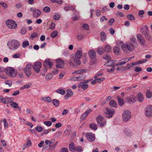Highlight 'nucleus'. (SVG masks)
<instances>
[{
  "label": "nucleus",
  "mask_w": 152,
  "mask_h": 152,
  "mask_svg": "<svg viewBox=\"0 0 152 152\" xmlns=\"http://www.w3.org/2000/svg\"><path fill=\"white\" fill-rule=\"evenodd\" d=\"M89 57L91 59H94L96 56V52L93 50H90L88 52Z\"/></svg>",
  "instance_id": "obj_17"
},
{
  "label": "nucleus",
  "mask_w": 152,
  "mask_h": 152,
  "mask_svg": "<svg viewBox=\"0 0 152 152\" xmlns=\"http://www.w3.org/2000/svg\"><path fill=\"white\" fill-rule=\"evenodd\" d=\"M61 152H68V149L66 148H63L61 149Z\"/></svg>",
  "instance_id": "obj_64"
},
{
  "label": "nucleus",
  "mask_w": 152,
  "mask_h": 152,
  "mask_svg": "<svg viewBox=\"0 0 152 152\" xmlns=\"http://www.w3.org/2000/svg\"><path fill=\"white\" fill-rule=\"evenodd\" d=\"M26 31V28L25 27L22 28L20 30V33L22 34H25Z\"/></svg>",
  "instance_id": "obj_53"
},
{
  "label": "nucleus",
  "mask_w": 152,
  "mask_h": 152,
  "mask_svg": "<svg viewBox=\"0 0 152 152\" xmlns=\"http://www.w3.org/2000/svg\"><path fill=\"white\" fill-rule=\"evenodd\" d=\"M44 124L48 126H50L51 125L52 123L51 121H45L44 122Z\"/></svg>",
  "instance_id": "obj_56"
},
{
  "label": "nucleus",
  "mask_w": 152,
  "mask_h": 152,
  "mask_svg": "<svg viewBox=\"0 0 152 152\" xmlns=\"http://www.w3.org/2000/svg\"><path fill=\"white\" fill-rule=\"evenodd\" d=\"M35 129L37 132H41L42 131V127L40 126H37L35 128Z\"/></svg>",
  "instance_id": "obj_51"
},
{
  "label": "nucleus",
  "mask_w": 152,
  "mask_h": 152,
  "mask_svg": "<svg viewBox=\"0 0 152 152\" xmlns=\"http://www.w3.org/2000/svg\"><path fill=\"white\" fill-rule=\"evenodd\" d=\"M43 11L45 12H48L50 11V8L46 6L44 8Z\"/></svg>",
  "instance_id": "obj_50"
},
{
  "label": "nucleus",
  "mask_w": 152,
  "mask_h": 152,
  "mask_svg": "<svg viewBox=\"0 0 152 152\" xmlns=\"http://www.w3.org/2000/svg\"><path fill=\"white\" fill-rule=\"evenodd\" d=\"M82 56V52L80 50H77L75 55L72 54L70 56V59L69 61V64L70 66L74 67L76 65H80L81 62L79 59Z\"/></svg>",
  "instance_id": "obj_1"
},
{
  "label": "nucleus",
  "mask_w": 152,
  "mask_h": 152,
  "mask_svg": "<svg viewBox=\"0 0 152 152\" xmlns=\"http://www.w3.org/2000/svg\"><path fill=\"white\" fill-rule=\"evenodd\" d=\"M109 104L110 105L114 107H116L117 106V103L114 100H111Z\"/></svg>",
  "instance_id": "obj_24"
},
{
  "label": "nucleus",
  "mask_w": 152,
  "mask_h": 152,
  "mask_svg": "<svg viewBox=\"0 0 152 152\" xmlns=\"http://www.w3.org/2000/svg\"><path fill=\"white\" fill-rule=\"evenodd\" d=\"M58 143V142H56L50 148L49 151H52L53 149L55 148L56 146L57 145Z\"/></svg>",
  "instance_id": "obj_57"
},
{
  "label": "nucleus",
  "mask_w": 152,
  "mask_h": 152,
  "mask_svg": "<svg viewBox=\"0 0 152 152\" xmlns=\"http://www.w3.org/2000/svg\"><path fill=\"white\" fill-rule=\"evenodd\" d=\"M145 115L149 118L152 116V105H149L145 108Z\"/></svg>",
  "instance_id": "obj_7"
},
{
  "label": "nucleus",
  "mask_w": 152,
  "mask_h": 152,
  "mask_svg": "<svg viewBox=\"0 0 152 152\" xmlns=\"http://www.w3.org/2000/svg\"><path fill=\"white\" fill-rule=\"evenodd\" d=\"M10 104L12 107L14 108H16L17 107L18 104L16 102L12 101L11 102Z\"/></svg>",
  "instance_id": "obj_48"
},
{
  "label": "nucleus",
  "mask_w": 152,
  "mask_h": 152,
  "mask_svg": "<svg viewBox=\"0 0 152 152\" xmlns=\"http://www.w3.org/2000/svg\"><path fill=\"white\" fill-rule=\"evenodd\" d=\"M4 71L7 74L12 77H15L17 74L16 70L11 67H7L5 69Z\"/></svg>",
  "instance_id": "obj_5"
},
{
  "label": "nucleus",
  "mask_w": 152,
  "mask_h": 152,
  "mask_svg": "<svg viewBox=\"0 0 152 152\" xmlns=\"http://www.w3.org/2000/svg\"><path fill=\"white\" fill-rule=\"evenodd\" d=\"M124 132L126 135L128 136H131L132 134V133L131 132L126 130L124 131Z\"/></svg>",
  "instance_id": "obj_54"
},
{
  "label": "nucleus",
  "mask_w": 152,
  "mask_h": 152,
  "mask_svg": "<svg viewBox=\"0 0 152 152\" xmlns=\"http://www.w3.org/2000/svg\"><path fill=\"white\" fill-rule=\"evenodd\" d=\"M31 65L30 64H27L26 67L23 69V70L26 73V76L29 77L31 75Z\"/></svg>",
  "instance_id": "obj_10"
},
{
  "label": "nucleus",
  "mask_w": 152,
  "mask_h": 152,
  "mask_svg": "<svg viewBox=\"0 0 152 152\" xmlns=\"http://www.w3.org/2000/svg\"><path fill=\"white\" fill-rule=\"evenodd\" d=\"M42 100L44 101L50 103L51 102V99L49 96L44 97L42 99Z\"/></svg>",
  "instance_id": "obj_31"
},
{
  "label": "nucleus",
  "mask_w": 152,
  "mask_h": 152,
  "mask_svg": "<svg viewBox=\"0 0 152 152\" xmlns=\"http://www.w3.org/2000/svg\"><path fill=\"white\" fill-rule=\"evenodd\" d=\"M56 62L57 64H59L62 66L64 64V61L61 58H58L56 60Z\"/></svg>",
  "instance_id": "obj_29"
},
{
  "label": "nucleus",
  "mask_w": 152,
  "mask_h": 152,
  "mask_svg": "<svg viewBox=\"0 0 152 152\" xmlns=\"http://www.w3.org/2000/svg\"><path fill=\"white\" fill-rule=\"evenodd\" d=\"M122 49L124 52H128L127 44H124L122 46Z\"/></svg>",
  "instance_id": "obj_36"
},
{
  "label": "nucleus",
  "mask_w": 152,
  "mask_h": 152,
  "mask_svg": "<svg viewBox=\"0 0 152 152\" xmlns=\"http://www.w3.org/2000/svg\"><path fill=\"white\" fill-rule=\"evenodd\" d=\"M119 48L118 47H114L113 49V52L117 55L119 54Z\"/></svg>",
  "instance_id": "obj_39"
},
{
  "label": "nucleus",
  "mask_w": 152,
  "mask_h": 152,
  "mask_svg": "<svg viewBox=\"0 0 152 152\" xmlns=\"http://www.w3.org/2000/svg\"><path fill=\"white\" fill-rule=\"evenodd\" d=\"M7 45L10 49L15 50L19 47L20 43L18 40H13L10 42H9L7 43Z\"/></svg>",
  "instance_id": "obj_2"
},
{
  "label": "nucleus",
  "mask_w": 152,
  "mask_h": 152,
  "mask_svg": "<svg viewBox=\"0 0 152 152\" xmlns=\"http://www.w3.org/2000/svg\"><path fill=\"white\" fill-rule=\"evenodd\" d=\"M100 34L102 40H105L106 37L105 33L104 32L102 31L100 32Z\"/></svg>",
  "instance_id": "obj_40"
},
{
  "label": "nucleus",
  "mask_w": 152,
  "mask_h": 152,
  "mask_svg": "<svg viewBox=\"0 0 152 152\" xmlns=\"http://www.w3.org/2000/svg\"><path fill=\"white\" fill-rule=\"evenodd\" d=\"M105 50L102 47H100L98 48L97 51L100 55H102L105 51Z\"/></svg>",
  "instance_id": "obj_26"
},
{
  "label": "nucleus",
  "mask_w": 152,
  "mask_h": 152,
  "mask_svg": "<svg viewBox=\"0 0 152 152\" xmlns=\"http://www.w3.org/2000/svg\"><path fill=\"white\" fill-rule=\"evenodd\" d=\"M122 119L125 122H127L130 119L131 117V112L129 110H125L122 114Z\"/></svg>",
  "instance_id": "obj_3"
},
{
  "label": "nucleus",
  "mask_w": 152,
  "mask_h": 152,
  "mask_svg": "<svg viewBox=\"0 0 152 152\" xmlns=\"http://www.w3.org/2000/svg\"><path fill=\"white\" fill-rule=\"evenodd\" d=\"M90 127L94 130H96L97 129V126L96 124L94 123L91 124L89 125Z\"/></svg>",
  "instance_id": "obj_30"
},
{
  "label": "nucleus",
  "mask_w": 152,
  "mask_h": 152,
  "mask_svg": "<svg viewBox=\"0 0 152 152\" xmlns=\"http://www.w3.org/2000/svg\"><path fill=\"white\" fill-rule=\"evenodd\" d=\"M104 50L105 51L107 52H110L111 51V48L110 45H106L105 47Z\"/></svg>",
  "instance_id": "obj_34"
},
{
  "label": "nucleus",
  "mask_w": 152,
  "mask_h": 152,
  "mask_svg": "<svg viewBox=\"0 0 152 152\" xmlns=\"http://www.w3.org/2000/svg\"><path fill=\"white\" fill-rule=\"evenodd\" d=\"M53 104L56 107H58L59 104V101L57 99H54L52 101Z\"/></svg>",
  "instance_id": "obj_33"
},
{
  "label": "nucleus",
  "mask_w": 152,
  "mask_h": 152,
  "mask_svg": "<svg viewBox=\"0 0 152 152\" xmlns=\"http://www.w3.org/2000/svg\"><path fill=\"white\" fill-rule=\"evenodd\" d=\"M147 59H144L143 60H141L139 61H137L136 62L132 63V65H130L129 68H131L132 66L135 65H138L140 64H142L146 62L147 61Z\"/></svg>",
  "instance_id": "obj_16"
},
{
  "label": "nucleus",
  "mask_w": 152,
  "mask_h": 152,
  "mask_svg": "<svg viewBox=\"0 0 152 152\" xmlns=\"http://www.w3.org/2000/svg\"><path fill=\"white\" fill-rule=\"evenodd\" d=\"M148 27L146 26H143L141 28V32L143 34L147 32Z\"/></svg>",
  "instance_id": "obj_27"
},
{
  "label": "nucleus",
  "mask_w": 152,
  "mask_h": 152,
  "mask_svg": "<svg viewBox=\"0 0 152 152\" xmlns=\"http://www.w3.org/2000/svg\"><path fill=\"white\" fill-rule=\"evenodd\" d=\"M114 19L113 18L110 19L108 23L110 25H112L113 23L114 22Z\"/></svg>",
  "instance_id": "obj_63"
},
{
  "label": "nucleus",
  "mask_w": 152,
  "mask_h": 152,
  "mask_svg": "<svg viewBox=\"0 0 152 152\" xmlns=\"http://www.w3.org/2000/svg\"><path fill=\"white\" fill-rule=\"evenodd\" d=\"M96 121L98 125L100 127L104 126L106 124V120L101 115H98Z\"/></svg>",
  "instance_id": "obj_4"
},
{
  "label": "nucleus",
  "mask_w": 152,
  "mask_h": 152,
  "mask_svg": "<svg viewBox=\"0 0 152 152\" xmlns=\"http://www.w3.org/2000/svg\"><path fill=\"white\" fill-rule=\"evenodd\" d=\"M53 18L55 20H58L60 18V16L59 14H56L53 16Z\"/></svg>",
  "instance_id": "obj_55"
},
{
  "label": "nucleus",
  "mask_w": 152,
  "mask_h": 152,
  "mask_svg": "<svg viewBox=\"0 0 152 152\" xmlns=\"http://www.w3.org/2000/svg\"><path fill=\"white\" fill-rule=\"evenodd\" d=\"M138 101L140 102H142L144 99L143 95L140 92H139L138 94Z\"/></svg>",
  "instance_id": "obj_23"
},
{
  "label": "nucleus",
  "mask_w": 152,
  "mask_h": 152,
  "mask_svg": "<svg viewBox=\"0 0 152 152\" xmlns=\"http://www.w3.org/2000/svg\"><path fill=\"white\" fill-rule=\"evenodd\" d=\"M117 98L119 105L120 106H122L124 103L123 99H122L120 96H118Z\"/></svg>",
  "instance_id": "obj_20"
},
{
  "label": "nucleus",
  "mask_w": 152,
  "mask_h": 152,
  "mask_svg": "<svg viewBox=\"0 0 152 152\" xmlns=\"http://www.w3.org/2000/svg\"><path fill=\"white\" fill-rule=\"evenodd\" d=\"M114 63L112 60H109L107 62L105 63L104 64V65L107 66H111Z\"/></svg>",
  "instance_id": "obj_42"
},
{
  "label": "nucleus",
  "mask_w": 152,
  "mask_h": 152,
  "mask_svg": "<svg viewBox=\"0 0 152 152\" xmlns=\"http://www.w3.org/2000/svg\"><path fill=\"white\" fill-rule=\"evenodd\" d=\"M82 151H83V148L81 146H78L75 147V151L80 152Z\"/></svg>",
  "instance_id": "obj_41"
},
{
  "label": "nucleus",
  "mask_w": 152,
  "mask_h": 152,
  "mask_svg": "<svg viewBox=\"0 0 152 152\" xmlns=\"http://www.w3.org/2000/svg\"><path fill=\"white\" fill-rule=\"evenodd\" d=\"M75 147L74 146V143L73 142H71L69 145V149L70 151L72 152L75 151Z\"/></svg>",
  "instance_id": "obj_21"
},
{
  "label": "nucleus",
  "mask_w": 152,
  "mask_h": 152,
  "mask_svg": "<svg viewBox=\"0 0 152 152\" xmlns=\"http://www.w3.org/2000/svg\"><path fill=\"white\" fill-rule=\"evenodd\" d=\"M106 110V116L107 118H111L115 113V110L111 108H107Z\"/></svg>",
  "instance_id": "obj_8"
},
{
  "label": "nucleus",
  "mask_w": 152,
  "mask_h": 152,
  "mask_svg": "<svg viewBox=\"0 0 152 152\" xmlns=\"http://www.w3.org/2000/svg\"><path fill=\"white\" fill-rule=\"evenodd\" d=\"M127 18L128 19L130 20L134 21L135 20V18L134 16L131 14L128 15L127 16Z\"/></svg>",
  "instance_id": "obj_35"
},
{
  "label": "nucleus",
  "mask_w": 152,
  "mask_h": 152,
  "mask_svg": "<svg viewBox=\"0 0 152 152\" xmlns=\"http://www.w3.org/2000/svg\"><path fill=\"white\" fill-rule=\"evenodd\" d=\"M21 56L20 54V53H16L13 56V57L15 58H19Z\"/></svg>",
  "instance_id": "obj_62"
},
{
  "label": "nucleus",
  "mask_w": 152,
  "mask_h": 152,
  "mask_svg": "<svg viewBox=\"0 0 152 152\" xmlns=\"http://www.w3.org/2000/svg\"><path fill=\"white\" fill-rule=\"evenodd\" d=\"M92 112V110L91 109L88 108L87 110H86V117L90 113Z\"/></svg>",
  "instance_id": "obj_58"
},
{
  "label": "nucleus",
  "mask_w": 152,
  "mask_h": 152,
  "mask_svg": "<svg viewBox=\"0 0 152 152\" xmlns=\"http://www.w3.org/2000/svg\"><path fill=\"white\" fill-rule=\"evenodd\" d=\"M31 11L33 12V17L35 18L38 17L41 14V11L37 9H34L33 7L30 8Z\"/></svg>",
  "instance_id": "obj_11"
},
{
  "label": "nucleus",
  "mask_w": 152,
  "mask_h": 152,
  "mask_svg": "<svg viewBox=\"0 0 152 152\" xmlns=\"http://www.w3.org/2000/svg\"><path fill=\"white\" fill-rule=\"evenodd\" d=\"M136 42L137 41L136 38L134 37H132L130 39L131 45L134 46L137 44Z\"/></svg>",
  "instance_id": "obj_22"
},
{
  "label": "nucleus",
  "mask_w": 152,
  "mask_h": 152,
  "mask_svg": "<svg viewBox=\"0 0 152 152\" xmlns=\"http://www.w3.org/2000/svg\"><path fill=\"white\" fill-rule=\"evenodd\" d=\"M137 38L140 44L143 46L145 45V41L141 34H139L137 35Z\"/></svg>",
  "instance_id": "obj_13"
},
{
  "label": "nucleus",
  "mask_w": 152,
  "mask_h": 152,
  "mask_svg": "<svg viewBox=\"0 0 152 152\" xmlns=\"http://www.w3.org/2000/svg\"><path fill=\"white\" fill-rule=\"evenodd\" d=\"M6 24L8 27L11 29H15L16 28L17 25L14 20H8L6 22Z\"/></svg>",
  "instance_id": "obj_6"
},
{
  "label": "nucleus",
  "mask_w": 152,
  "mask_h": 152,
  "mask_svg": "<svg viewBox=\"0 0 152 152\" xmlns=\"http://www.w3.org/2000/svg\"><path fill=\"white\" fill-rule=\"evenodd\" d=\"M146 95L147 98L149 99L151 98L152 96L151 91L150 90H148L147 91Z\"/></svg>",
  "instance_id": "obj_37"
},
{
  "label": "nucleus",
  "mask_w": 152,
  "mask_h": 152,
  "mask_svg": "<svg viewBox=\"0 0 152 152\" xmlns=\"http://www.w3.org/2000/svg\"><path fill=\"white\" fill-rule=\"evenodd\" d=\"M66 91L67 93V94L71 96L73 94V91L71 90V89H67L66 90Z\"/></svg>",
  "instance_id": "obj_59"
},
{
  "label": "nucleus",
  "mask_w": 152,
  "mask_h": 152,
  "mask_svg": "<svg viewBox=\"0 0 152 152\" xmlns=\"http://www.w3.org/2000/svg\"><path fill=\"white\" fill-rule=\"evenodd\" d=\"M45 142L46 145H49V147H50L51 146V145L52 143V141H49L48 140H45Z\"/></svg>",
  "instance_id": "obj_60"
},
{
  "label": "nucleus",
  "mask_w": 152,
  "mask_h": 152,
  "mask_svg": "<svg viewBox=\"0 0 152 152\" xmlns=\"http://www.w3.org/2000/svg\"><path fill=\"white\" fill-rule=\"evenodd\" d=\"M2 121L4 123V127H7L8 126V124L7 123V120L6 119L4 118L2 120Z\"/></svg>",
  "instance_id": "obj_52"
},
{
  "label": "nucleus",
  "mask_w": 152,
  "mask_h": 152,
  "mask_svg": "<svg viewBox=\"0 0 152 152\" xmlns=\"http://www.w3.org/2000/svg\"><path fill=\"white\" fill-rule=\"evenodd\" d=\"M53 77V75L50 74H47L45 77V79L47 80H50Z\"/></svg>",
  "instance_id": "obj_44"
},
{
  "label": "nucleus",
  "mask_w": 152,
  "mask_h": 152,
  "mask_svg": "<svg viewBox=\"0 0 152 152\" xmlns=\"http://www.w3.org/2000/svg\"><path fill=\"white\" fill-rule=\"evenodd\" d=\"M127 101L130 103H134L135 101V96L133 95H131L127 98Z\"/></svg>",
  "instance_id": "obj_18"
},
{
  "label": "nucleus",
  "mask_w": 152,
  "mask_h": 152,
  "mask_svg": "<svg viewBox=\"0 0 152 152\" xmlns=\"http://www.w3.org/2000/svg\"><path fill=\"white\" fill-rule=\"evenodd\" d=\"M134 46L132 45H129L127 44V49L128 52L129 51H130L134 49Z\"/></svg>",
  "instance_id": "obj_43"
},
{
  "label": "nucleus",
  "mask_w": 152,
  "mask_h": 152,
  "mask_svg": "<svg viewBox=\"0 0 152 152\" xmlns=\"http://www.w3.org/2000/svg\"><path fill=\"white\" fill-rule=\"evenodd\" d=\"M86 71L85 69H81L75 71L73 73V74L76 73L77 74H82L85 72Z\"/></svg>",
  "instance_id": "obj_28"
},
{
  "label": "nucleus",
  "mask_w": 152,
  "mask_h": 152,
  "mask_svg": "<svg viewBox=\"0 0 152 152\" xmlns=\"http://www.w3.org/2000/svg\"><path fill=\"white\" fill-rule=\"evenodd\" d=\"M145 37L148 40H151L152 39V37L151 35L149 34H146L145 35Z\"/></svg>",
  "instance_id": "obj_49"
},
{
  "label": "nucleus",
  "mask_w": 152,
  "mask_h": 152,
  "mask_svg": "<svg viewBox=\"0 0 152 152\" xmlns=\"http://www.w3.org/2000/svg\"><path fill=\"white\" fill-rule=\"evenodd\" d=\"M133 57H131L130 58H124L122 59L119 60L118 61V63L115 64L113 66L115 67L118 65H120L123 64H125L127 62L130 61L132 58H133Z\"/></svg>",
  "instance_id": "obj_9"
},
{
  "label": "nucleus",
  "mask_w": 152,
  "mask_h": 152,
  "mask_svg": "<svg viewBox=\"0 0 152 152\" xmlns=\"http://www.w3.org/2000/svg\"><path fill=\"white\" fill-rule=\"evenodd\" d=\"M4 99L5 100L6 104H7L9 103H11L13 100V99L12 97H6L4 98Z\"/></svg>",
  "instance_id": "obj_25"
},
{
  "label": "nucleus",
  "mask_w": 152,
  "mask_h": 152,
  "mask_svg": "<svg viewBox=\"0 0 152 152\" xmlns=\"http://www.w3.org/2000/svg\"><path fill=\"white\" fill-rule=\"evenodd\" d=\"M53 64V62L50 59H46L43 65L46 67L50 68Z\"/></svg>",
  "instance_id": "obj_15"
},
{
  "label": "nucleus",
  "mask_w": 152,
  "mask_h": 152,
  "mask_svg": "<svg viewBox=\"0 0 152 152\" xmlns=\"http://www.w3.org/2000/svg\"><path fill=\"white\" fill-rule=\"evenodd\" d=\"M86 138L88 141L93 142L95 140V135L91 132L87 133L86 134Z\"/></svg>",
  "instance_id": "obj_14"
},
{
  "label": "nucleus",
  "mask_w": 152,
  "mask_h": 152,
  "mask_svg": "<svg viewBox=\"0 0 152 152\" xmlns=\"http://www.w3.org/2000/svg\"><path fill=\"white\" fill-rule=\"evenodd\" d=\"M5 83L6 85H9L10 87L12 85V82L10 81H6L5 82Z\"/></svg>",
  "instance_id": "obj_61"
},
{
  "label": "nucleus",
  "mask_w": 152,
  "mask_h": 152,
  "mask_svg": "<svg viewBox=\"0 0 152 152\" xmlns=\"http://www.w3.org/2000/svg\"><path fill=\"white\" fill-rule=\"evenodd\" d=\"M31 86V85L28 84H26L23 86L21 87L20 88V89L21 90H23L25 88H30Z\"/></svg>",
  "instance_id": "obj_46"
},
{
  "label": "nucleus",
  "mask_w": 152,
  "mask_h": 152,
  "mask_svg": "<svg viewBox=\"0 0 152 152\" xmlns=\"http://www.w3.org/2000/svg\"><path fill=\"white\" fill-rule=\"evenodd\" d=\"M29 45V43L28 41H24L22 43V47L23 48L28 46Z\"/></svg>",
  "instance_id": "obj_45"
},
{
  "label": "nucleus",
  "mask_w": 152,
  "mask_h": 152,
  "mask_svg": "<svg viewBox=\"0 0 152 152\" xmlns=\"http://www.w3.org/2000/svg\"><path fill=\"white\" fill-rule=\"evenodd\" d=\"M56 92L62 95H64L65 93V91L62 89H58L56 91Z\"/></svg>",
  "instance_id": "obj_47"
},
{
  "label": "nucleus",
  "mask_w": 152,
  "mask_h": 152,
  "mask_svg": "<svg viewBox=\"0 0 152 152\" xmlns=\"http://www.w3.org/2000/svg\"><path fill=\"white\" fill-rule=\"evenodd\" d=\"M58 32L56 31H53L50 34V36L52 38H54L58 34Z\"/></svg>",
  "instance_id": "obj_38"
},
{
  "label": "nucleus",
  "mask_w": 152,
  "mask_h": 152,
  "mask_svg": "<svg viewBox=\"0 0 152 152\" xmlns=\"http://www.w3.org/2000/svg\"><path fill=\"white\" fill-rule=\"evenodd\" d=\"M42 64L40 62H35L33 66V69L37 73H39Z\"/></svg>",
  "instance_id": "obj_12"
},
{
  "label": "nucleus",
  "mask_w": 152,
  "mask_h": 152,
  "mask_svg": "<svg viewBox=\"0 0 152 152\" xmlns=\"http://www.w3.org/2000/svg\"><path fill=\"white\" fill-rule=\"evenodd\" d=\"M94 78L96 79L97 83H101L105 79V78L104 77L99 78H98L96 76H95L94 77Z\"/></svg>",
  "instance_id": "obj_32"
},
{
  "label": "nucleus",
  "mask_w": 152,
  "mask_h": 152,
  "mask_svg": "<svg viewBox=\"0 0 152 152\" xmlns=\"http://www.w3.org/2000/svg\"><path fill=\"white\" fill-rule=\"evenodd\" d=\"M78 87L80 88L86 89V80H83L80 82L78 85Z\"/></svg>",
  "instance_id": "obj_19"
}]
</instances>
